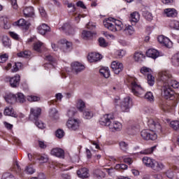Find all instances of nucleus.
<instances>
[{"label": "nucleus", "mask_w": 179, "mask_h": 179, "mask_svg": "<svg viewBox=\"0 0 179 179\" xmlns=\"http://www.w3.org/2000/svg\"><path fill=\"white\" fill-rule=\"evenodd\" d=\"M147 122L149 128L152 130H143L141 133V137L145 141H156L157 139V134L153 131L162 132V125H160V123L157 120L147 119Z\"/></svg>", "instance_id": "obj_1"}, {"label": "nucleus", "mask_w": 179, "mask_h": 179, "mask_svg": "<svg viewBox=\"0 0 179 179\" xmlns=\"http://www.w3.org/2000/svg\"><path fill=\"white\" fill-rule=\"evenodd\" d=\"M112 120H114V115L106 114L101 118L99 122L101 125L108 127L111 132L121 131L122 129V124L117 121L111 122Z\"/></svg>", "instance_id": "obj_2"}, {"label": "nucleus", "mask_w": 179, "mask_h": 179, "mask_svg": "<svg viewBox=\"0 0 179 179\" xmlns=\"http://www.w3.org/2000/svg\"><path fill=\"white\" fill-rule=\"evenodd\" d=\"M158 79L162 85H169L173 80V75L169 71H160L158 73Z\"/></svg>", "instance_id": "obj_3"}, {"label": "nucleus", "mask_w": 179, "mask_h": 179, "mask_svg": "<svg viewBox=\"0 0 179 179\" xmlns=\"http://www.w3.org/2000/svg\"><path fill=\"white\" fill-rule=\"evenodd\" d=\"M162 94L166 100H173L174 99V92L169 85H162Z\"/></svg>", "instance_id": "obj_4"}, {"label": "nucleus", "mask_w": 179, "mask_h": 179, "mask_svg": "<svg viewBox=\"0 0 179 179\" xmlns=\"http://www.w3.org/2000/svg\"><path fill=\"white\" fill-rule=\"evenodd\" d=\"M138 79L133 78L131 86V92L134 96H141L142 93H143V89L141 87V85H138Z\"/></svg>", "instance_id": "obj_5"}, {"label": "nucleus", "mask_w": 179, "mask_h": 179, "mask_svg": "<svg viewBox=\"0 0 179 179\" xmlns=\"http://www.w3.org/2000/svg\"><path fill=\"white\" fill-rule=\"evenodd\" d=\"M141 72L143 75H147L148 83L150 86H153L155 85V77L150 74L152 70L148 67H142L141 69Z\"/></svg>", "instance_id": "obj_6"}, {"label": "nucleus", "mask_w": 179, "mask_h": 179, "mask_svg": "<svg viewBox=\"0 0 179 179\" xmlns=\"http://www.w3.org/2000/svg\"><path fill=\"white\" fill-rule=\"evenodd\" d=\"M131 106H132V100L131 97L127 96L120 103V110L123 113H128L129 108H131Z\"/></svg>", "instance_id": "obj_7"}, {"label": "nucleus", "mask_w": 179, "mask_h": 179, "mask_svg": "<svg viewBox=\"0 0 179 179\" xmlns=\"http://www.w3.org/2000/svg\"><path fill=\"white\" fill-rule=\"evenodd\" d=\"M80 124V121L78 119H70L66 122V127L71 131H76L79 129V125Z\"/></svg>", "instance_id": "obj_8"}, {"label": "nucleus", "mask_w": 179, "mask_h": 179, "mask_svg": "<svg viewBox=\"0 0 179 179\" xmlns=\"http://www.w3.org/2000/svg\"><path fill=\"white\" fill-rule=\"evenodd\" d=\"M40 115H41V108H31L30 109L29 119L31 120V121H37V120H38V117H40Z\"/></svg>", "instance_id": "obj_9"}, {"label": "nucleus", "mask_w": 179, "mask_h": 179, "mask_svg": "<svg viewBox=\"0 0 179 179\" xmlns=\"http://www.w3.org/2000/svg\"><path fill=\"white\" fill-rule=\"evenodd\" d=\"M111 68L115 75H120V73L124 70V65L122 63L114 61L111 64Z\"/></svg>", "instance_id": "obj_10"}, {"label": "nucleus", "mask_w": 179, "mask_h": 179, "mask_svg": "<svg viewBox=\"0 0 179 179\" xmlns=\"http://www.w3.org/2000/svg\"><path fill=\"white\" fill-rule=\"evenodd\" d=\"M112 20H114V18L109 17L103 21L104 27L108 30H110V31H118Z\"/></svg>", "instance_id": "obj_11"}, {"label": "nucleus", "mask_w": 179, "mask_h": 179, "mask_svg": "<svg viewBox=\"0 0 179 179\" xmlns=\"http://www.w3.org/2000/svg\"><path fill=\"white\" fill-rule=\"evenodd\" d=\"M52 156H55L56 157H59L60 159H64L65 157V151L62 150V148H53L50 152Z\"/></svg>", "instance_id": "obj_12"}, {"label": "nucleus", "mask_w": 179, "mask_h": 179, "mask_svg": "<svg viewBox=\"0 0 179 179\" xmlns=\"http://www.w3.org/2000/svg\"><path fill=\"white\" fill-rule=\"evenodd\" d=\"M71 68L72 72H74L75 73H79V72H82V71H84L85 66H83V64H81L80 62H75L71 64Z\"/></svg>", "instance_id": "obj_13"}, {"label": "nucleus", "mask_w": 179, "mask_h": 179, "mask_svg": "<svg viewBox=\"0 0 179 179\" xmlns=\"http://www.w3.org/2000/svg\"><path fill=\"white\" fill-rule=\"evenodd\" d=\"M9 83L11 87H17L20 84V76L15 75L13 77L8 78Z\"/></svg>", "instance_id": "obj_14"}, {"label": "nucleus", "mask_w": 179, "mask_h": 179, "mask_svg": "<svg viewBox=\"0 0 179 179\" xmlns=\"http://www.w3.org/2000/svg\"><path fill=\"white\" fill-rule=\"evenodd\" d=\"M101 58H103V56H101V54L92 52L88 55L87 59L90 62H97L100 61Z\"/></svg>", "instance_id": "obj_15"}, {"label": "nucleus", "mask_w": 179, "mask_h": 179, "mask_svg": "<svg viewBox=\"0 0 179 179\" xmlns=\"http://www.w3.org/2000/svg\"><path fill=\"white\" fill-rule=\"evenodd\" d=\"M150 169H152V170H154V171H162V170H164V164L154 159Z\"/></svg>", "instance_id": "obj_16"}, {"label": "nucleus", "mask_w": 179, "mask_h": 179, "mask_svg": "<svg viewBox=\"0 0 179 179\" xmlns=\"http://www.w3.org/2000/svg\"><path fill=\"white\" fill-rule=\"evenodd\" d=\"M15 24L17 26H20L21 27H23V29H24L25 30H29V28L30 27V22L26 21L23 18H21L15 22Z\"/></svg>", "instance_id": "obj_17"}, {"label": "nucleus", "mask_w": 179, "mask_h": 179, "mask_svg": "<svg viewBox=\"0 0 179 179\" xmlns=\"http://www.w3.org/2000/svg\"><path fill=\"white\" fill-rule=\"evenodd\" d=\"M147 57H149V58H152V59H156L159 55L160 52L157 51V50L155 49H149L146 52Z\"/></svg>", "instance_id": "obj_18"}, {"label": "nucleus", "mask_w": 179, "mask_h": 179, "mask_svg": "<svg viewBox=\"0 0 179 179\" xmlns=\"http://www.w3.org/2000/svg\"><path fill=\"white\" fill-rule=\"evenodd\" d=\"M60 30L62 31H65L66 33H69V34H73L75 33V29L69 23H65L63 26L60 28Z\"/></svg>", "instance_id": "obj_19"}, {"label": "nucleus", "mask_w": 179, "mask_h": 179, "mask_svg": "<svg viewBox=\"0 0 179 179\" xmlns=\"http://www.w3.org/2000/svg\"><path fill=\"white\" fill-rule=\"evenodd\" d=\"M164 13L167 17H177L178 15L176 10L174 8H166Z\"/></svg>", "instance_id": "obj_20"}, {"label": "nucleus", "mask_w": 179, "mask_h": 179, "mask_svg": "<svg viewBox=\"0 0 179 179\" xmlns=\"http://www.w3.org/2000/svg\"><path fill=\"white\" fill-rule=\"evenodd\" d=\"M157 40L159 43H160V44H163L165 47H170V43L171 42L170 41V39H169V38L161 35L158 36Z\"/></svg>", "instance_id": "obj_21"}, {"label": "nucleus", "mask_w": 179, "mask_h": 179, "mask_svg": "<svg viewBox=\"0 0 179 179\" xmlns=\"http://www.w3.org/2000/svg\"><path fill=\"white\" fill-rule=\"evenodd\" d=\"M38 31L39 34H41L42 36H44L46 33H48L50 31V28L48 25L45 24H42L39 27H38Z\"/></svg>", "instance_id": "obj_22"}, {"label": "nucleus", "mask_w": 179, "mask_h": 179, "mask_svg": "<svg viewBox=\"0 0 179 179\" xmlns=\"http://www.w3.org/2000/svg\"><path fill=\"white\" fill-rule=\"evenodd\" d=\"M77 175L80 178H89V170L86 168H83L77 171Z\"/></svg>", "instance_id": "obj_23"}, {"label": "nucleus", "mask_w": 179, "mask_h": 179, "mask_svg": "<svg viewBox=\"0 0 179 179\" xmlns=\"http://www.w3.org/2000/svg\"><path fill=\"white\" fill-rule=\"evenodd\" d=\"M24 16L25 17H33L34 16V9L33 7H28L23 10Z\"/></svg>", "instance_id": "obj_24"}, {"label": "nucleus", "mask_w": 179, "mask_h": 179, "mask_svg": "<svg viewBox=\"0 0 179 179\" xmlns=\"http://www.w3.org/2000/svg\"><path fill=\"white\" fill-rule=\"evenodd\" d=\"M4 99L8 104H13V103H16V95L13 94H8L4 96Z\"/></svg>", "instance_id": "obj_25"}, {"label": "nucleus", "mask_w": 179, "mask_h": 179, "mask_svg": "<svg viewBox=\"0 0 179 179\" xmlns=\"http://www.w3.org/2000/svg\"><path fill=\"white\" fill-rule=\"evenodd\" d=\"M4 115H10V117H14V118H17V114L15 113V110L12 107H7L4 110Z\"/></svg>", "instance_id": "obj_26"}, {"label": "nucleus", "mask_w": 179, "mask_h": 179, "mask_svg": "<svg viewBox=\"0 0 179 179\" xmlns=\"http://www.w3.org/2000/svg\"><path fill=\"white\" fill-rule=\"evenodd\" d=\"M99 73L101 76H103L106 79H108V78H110V69H108V67H102L99 70Z\"/></svg>", "instance_id": "obj_27"}, {"label": "nucleus", "mask_w": 179, "mask_h": 179, "mask_svg": "<svg viewBox=\"0 0 179 179\" xmlns=\"http://www.w3.org/2000/svg\"><path fill=\"white\" fill-rule=\"evenodd\" d=\"M134 60L136 62H142L143 61V58H145V55L142 52H136L134 56Z\"/></svg>", "instance_id": "obj_28"}, {"label": "nucleus", "mask_w": 179, "mask_h": 179, "mask_svg": "<svg viewBox=\"0 0 179 179\" xmlns=\"http://www.w3.org/2000/svg\"><path fill=\"white\" fill-rule=\"evenodd\" d=\"M155 159L149 157H143V163L146 166V167H152V164Z\"/></svg>", "instance_id": "obj_29"}, {"label": "nucleus", "mask_w": 179, "mask_h": 179, "mask_svg": "<svg viewBox=\"0 0 179 179\" xmlns=\"http://www.w3.org/2000/svg\"><path fill=\"white\" fill-rule=\"evenodd\" d=\"M140 15L139 13L134 12L130 15V22H133V23H138L139 22Z\"/></svg>", "instance_id": "obj_30"}, {"label": "nucleus", "mask_w": 179, "mask_h": 179, "mask_svg": "<svg viewBox=\"0 0 179 179\" xmlns=\"http://www.w3.org/2000/svg\"><path fill=\"white\" fill-rule=\"evenodd\" d=\"M62 50L64 52H69L72 50V43L71 42L66 41L64 44H63Z\"/></svg>", "instance_id": "obj_31"}, {"label": "nucleus", "mask_w": 179, "mask_h": 179, "mask_svg": "<svg viewBox=\"0 0 179 179\" xmlns=\"http://www.w3.org/2000/svg\"><path fill=\"white\" fill-rule=\"evenodd\" d=\"M17 55L20 58H30V57L31 56V52L29 50H25L23 52H18Z\"/></svg>", "instance_id": "obj_32"}, {"label": "nucleus", "mask_w": 179, "mask_h": 179, "mask_svg": "<svg viewBox=\"0 0 179 179\" xmlns=\"http://www.w3.org/2000/svg\"><path fill=\"white\" fill-rule=\"evenodd\" d=\"M76 108L78 110L83 113L85 108H86L85 101H83L82 99L78 100L76 104Z\"/></svg>", "instance_id": "obj_33"}, {"label": "nucleus", "mask_w": 179, "mask_h": 179, "mask_svg": "<svg viewBox=\"0 0 179 179\" xmlns=\"http://www.w3.org/2000/svg\"><path fill=\"white\" fill-rule=\"evenodd\" d=\"M124 31L125 34H127L128 36H132V34L135 33V29H134L133 26L128 25L125 27Z\"/></svg>", "instance_id": "obj_34"}, {"label": "nucleus", "mask_w": 179, "mask_h": 179, "mask_svg": "<svg viewBox=\"0 0 179 179\" xmlns=\"http://www.w3.org/2000/svg\"><path fill=\"white\" fill-rule=\"evenodd\" d=\"M112 22H113V24H115V27H116L117 31H121V30H122V27H124V25H122V22L121 21L113 18V20H112Z\"/></svg>", "instance_id": "obj_35"}, {"label": "nucleus", "mask_w": 179, "mask_h": 179, "mask_svg": "<svg viewBox=\"0 0 179 179\" xmlns=\"http://www.w3.org/2000/svg\"><path fill=\"white\" fill-rule=\"evenodd\" d=\"M159 107L163 110V111L169 112L170 111V106L167 105V103L164 101H161L159 102Z\"/></svg>", "instance_id": "obj_36"}, {"label": "nucleus", "mask_w": 179, "mask_h": 179, "mask_svg": "<svg viewBox=\"0 0 179 179\" xmlns=\"http://www.w3.org/2000/svg\"><path fill=\"white\" fill-rule=\"evenodd\" d=\"M50 117L52 118V120H58V111L55 108H52L50 110L49 112Z\"/></svg>", "instance_id": "obj_37"}, {"label": "nucleus", "mask_w": 179, "mask_h": 179, "mask_svg": "<svg viewBox=\"0 0 179 179\" xmlns=\"http://www.w3.org/2000/svg\"><path fill=\"white\" fill-rule=\"evenodd\" d=\"M94 176L96 178L101 179V178H103V177H104V172H103L100 169H95L94 171Z\"/></svg>", "instance_id": "obj_38"}, {"label": "nucleus", "mask_w": 179, "mask_h": 179, "mask_svg": "<svg viewBox=\"0 0 179 179\" xmlns=\"http://www.w3.org/2000/svg\"><path fill=\"white\" fill-rule=\"evenodd\" d=\"M145 99L147 101H150V103H153L155 101V96H153V93L151 92H148L145 95Z\"/></svg>", "instance_id": "obj_39"}, {"label": "nucleus", "mask_w": 179, "mask_h": 179, "mask_svg": "<svg viewBox=\"0 0 179 179\" xmlns=\"http://www.w3.org/2000/svg\"><path fill=\"white\" fill-rule=\"evenodd\" d=\"M93 112L90 111V110H85L83 112V117L85 118V120H91V118H93Z\"/></svg>", "instance_id": "obj_40"}, {"label": "nucleus", "mask_w": 179, "mask_h": 179, "mask_svg": "<svg viewBox=\"0 0 179 179\" xmlns=\"http://www.w3.org/2000/svg\"><path fill=\"white\" fill-rule=\"evenodd\" d=\"M168 85H170V87H173V89H178L179 88V83L174 80V77H172V80L169 81Z\"/></svg>", "instance_id": "obj_41"}, {"label": "nucleus", "mask_w": 179, "mask_h": 179, "mask_svg": "<svg viewBox=\"0 0 179 179\" xmlns=\"http://www.w3.org/2000/svg\"><path fill=\"white\" fill-rule=\"evenodd\" d=\"M172 64L175 66H179V52L174 55L172 57Z\"/></svg>", "instance_id": "obj_42"}, {"label": "nucleus", "mask_w": 179, "mask_h": 179, "mask_svg": "<svg viewBox=\"0 0 179 179\" xmlns=\"http://www.w3.org/2000/svg\"><path fill=\"white\" fill-rule=\"evenodd\" d=\"M37 159L41 162V163H47L48 162V155L43 154L38 155Z\"/></svg>", "instance_id": "obj_43"}, {"label": "nucleus", "mask_w": 179, "mask_h": 179, "mask_svg": "<svg viewBox=\"0 0 179 179\" xmlns=\"http://www.w3.org/2000/svg\"><path fill=\"white\" fill-rule=\"evenodd\" d=\"M16 101L19 103H24L26 101V98H24V95L22 93L18 92L16 96Z\"/></svg>", "instance_id": "obj_44"}, {"label": "nucleus", "mask_w": 179, "mask_h": 179, "mask_svg": "<svg viewBox=\"0 0 179 179\" xmlns=\"http://www.w3.org/2000/svg\"><path fill=\"white\" fill-rule=\"evenodd\" d=\"M94 34L90 32V31H83L82 33L83 38H85V40L91 38V37H93Z\"/></svg>", "instance_id": "obj_45"}, {"label": "nucleus", "mask_w": 179, "mask_h": 179, "mask_svg": "<svg viewBox=\"0 0 179 179\" xmlns=\"http://www.w3.org/2000/svg\"><path fill=\"white\" fill-rule=\"evenodd\" d=\"M45 59L46 61H49L50 65H52V66H55V65L57 64V60L51 55L45 56Z\"/></svg>", "instance_id": "obj_46"}, {"label": "nucleus", "mask_w": 179, "mask_h": 179, "mask_svg": "<svg viewBox=\"0 0 179 179\" xmlns=\"http://www.w3.org/2000/svg\"><path fill=\"white\" fill-rule=\"evenodd\" d=\"M143 15L144 16L145 19H146V20H148V22H150V20H153V15L150 12L143 11Z\"/></svg>", "instance_id": "obj_47"}, {"label": "nucleus", "mask_w": 179, "mask_h": 179, "mask_svg": "<svg viewBox=\"0 0 179 179\" xmlns=\"http://www.w3.org/2000/svg\"><path fill=\"white\" fill-rule=\"evenodd\" d=\"M171 128L175 129L176 131H178L179 129V121L178 120H173L171 121L170 123Z\"/></svg>", "instance_id": "obj_48"}, {"label": "nucleus", "mask_w": 179, "mask_h": 179, "mask_svg": "<svg viewBox=\"0 0 179 179\" xmlns=\"http://www.w3.org/2000/svg\"><path fill=\"white\" fill-rule=\"evenodd\" d=\"M55 136L59 139H62V138H64V136H65V132L64 131V130L58 129L55 132Z\"/></svg>", "instance_id": "obj_49"}, {"label": "nucleus", "mask_w": 179, "mask_h": 179, "mask_svg": "<svg viewBox=\"0 0 179 179\" xmlns=\"http://www.w3.org/2000/svg\"><path fill=\"white\" fill-rule=\"evenodd\" d=\"M43 47V43L38 41L34 44V50L35 51H37L38 52H40L41 51V48Z\"/></svg>", "instance_id": "obj_50"}, {"label": "nucleus", "mask_w": 179, "mask_h": 179, "mask_svg": "<svg viewBox=\"0 0 179 179\" xmlns=\"http://www.w3.org/2000/svg\"><path fill=\"white\" fill-rule=\"evenodd\" d=\"M27 100L28 101H40V97L34 95H29L27 96Z\"/></svg>", "instance_id": "obj_51"}, {"label": "nucleus", "mask_w": 179, "mask_h": 179, "mask_svg": "<svg viewBox=\"0 0 179 179\" xmlns=\"http://www.w3.org/2000/svg\"><path fill=\"white\" fill-rule=\"evenodd\" d=\"M2 43L4 47H10V39L8 36H3Z\"/></svg>", "instance_id": "obj_52"}, {"label": "nucleus", "mask_w": 179, "mask_h": 179, "mask_svg": "<svg viewBox=\"0 0 179 179\" xmlns=\"http://www.w3.org/2000/svg\"><path fill=\"white\" fill-rule=\"evenodd\" d=\"M34 121H35V124L36 127H38V128H39V129H44V128H45V124L44 122H41V120H36Z\"/></svg>", "instance_id": "obj_53"}, {"label": "nucleus", "mask_w": 179, "mask_h": 179, "mask_svg": "<svg viewBox=\"0 0 179 179\" xmlns=\"http://www.w3.org/2000/svg\"><path fill=\"white\" fill-rule=\"evenodd\" d=\"M12 171H15V173H20L22 171V169H20V166H19V164L17 162H15V163L13 164L12 167Z\"/></svg>", "instance_id": "obj_54"}, {"label": "nucleus", "mask_w": 179, "mask_h": 179, "mask_svg": "<svg viewBox=\"0 0 179 179\" xmlns=\"http://www.w3.org/2000/svg\"><path fill=\"white\" fill-rule=\"evenodd\" d=\"M170 27H171V29H176V30H178L179 29V22L178 21H171L169 24Z\"/></svg>", "instance_id": "obj_55"}, {"label": "nucleus", "mask_w": 179, "mask_h": 179, "mask_svg": "<svg viewBox=\"0 0 179 179\" xmlns=\"http://www.w3.org/2000/svg\"><path fill=\"white\" fill-rule=\"evenodd\" d=\"M122 159H123L124 163L129 164V166H131L132 163H134V160L131 157H123Z\"/></svg>", "instance_id": "obj_56"}, {"label": "nucleus", "mask_w": 179, "mask_h": 179, "mask_svg": "<svg viewBox=\"0 0 179 179\" xmlns=\"http://www.w3.org/2000/svg\"><path fill=\"white\" fill-rule=\"evenodd\" d=\"M155 149H156V147H152L150 148H148L144 151H142L141 153L143 155H150V153H153V150H155Z\"/></svg>", "instance_id": "obj_57"}, {"label": "nucleus", "mask_w": 179, "mask_h": 179, "mask_svg": "<svg viewBox=\"0 0 179 179\" xmlns=\"http://www.w3.org/2000/svg\"><path fill=\"white\" fill-rule=\"evenodd\" d=\"M99 43L101 47H107V45H108V43L106 42V40L104 39V38H99Z\"/></svg>", "instance_id": "obj_58"}, {"label": "nucleus", "mask_w": 179, "mask_h": 179, "mask_svg": "<svg viewBox=\"0 0 179 179\" xmlns=\"http://www.w3.org/2000/svg\"><path fill=\"white\" fill-rule=\"evenodd\" d=\"M8 58H9V56L7 54L1 55L0 56V63L3 64V62H6Z\"/></svg>", "instance_id": "obj_59"}, {"label": "nucleus", "mask_w": 179, "mask_h": 179, "mask_svg": "<svg viewBox=\"0 0 179 179\" xmlns=\"http://www.w3.org/2000/svg\"><path fill=\"white\" fill-rule=\"evenodd\" d=\"M1 179H17V178L13 176V175L10 173H5L3 175Z\"/></svg>", "instance_id": "obj_60"}, {"label": "nucleus", "mask_w": 179, "mask_h": 179, "mask_svg": "<svg viewBox=\"0 0 179 179\" xmlns=\"http://www.w3.org/2000/svg\"><path fill=\"white\" fill-rule=\"evenodd\" d=\"M116 55L117 58H122L125 55V51L124 50H119L116 51Z\"/></svg>", "instance_id": "obj_61"}, {"label": "nucleus", "mask_w": 179, "mask_h": 179, "mask_svg": "<svg viewBox=\"0 0 179 179\" xmlns=\"http://www.w3.org/2000/svg\"><path fill=\"white\" fill-rule=\"evenodd\" d=\"M120 149L125 152L127 149H128V144H127L125 142L122 141L120 143Z\"/></svg>", "instance_id": "obj_62"}, {"label": "nucleus", "mask_w": 179, "mask_h": 179, "mask_svg": "<svg viewBox=\"0 0 179 179\" xmlns=\"http://www.w3.org/2000/svg\"><path fill=\"white\" fill-rule=\"evenodd\" d=\"M21 67H22V63L20 62L15 63V65L13 66V72H17V71H19V68H21Z\"/></svg>", "instance_id": "obj_63"}, {"label": "nucleus", "mask_w": 179, "mask_h": 179, "mask_svg": "<svg viewBox=\"0 0 179 179\" xmlns=\"http://www.w3.org/2000/svg\"><path fill=\"white\" fill-rule=\"evenodd\" d=\"M166 177H168V178H174V172H173V171L171 169L168 170L166 173Z\"/></svg>", "instance_id": "obj_64"}]
</instances>
